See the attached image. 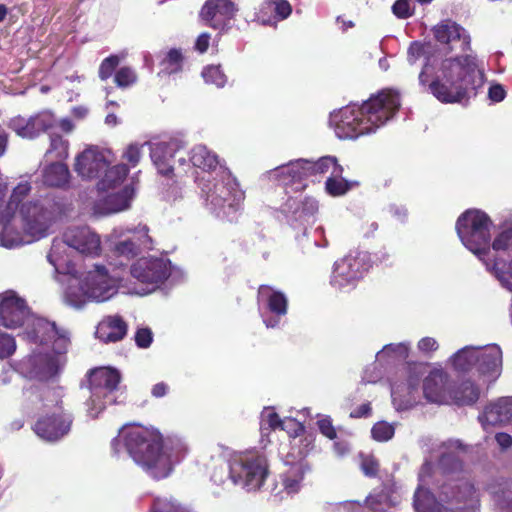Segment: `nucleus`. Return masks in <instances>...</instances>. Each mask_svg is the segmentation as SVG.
<instances>
[{
    "instance_id": "obj_1",
    "label": "nucleus",
    "mask_w": 512,
    "mask_h": 512,
    "mask_svg": "<svg viewBox=\"0 0 512 512\" xmlns=\"http://www.w3.org/2000/svg\"><path fill=\"white\" fill-rule=\"evenodd\" d=\"M439 465L424 462L419 484L414 493L416 512H470L478 504L474 485L462 471L461 454L465 447L458 440H449L440 447Z\"/></svg>"
},
{
    "instance_id": "obj_2",
    "label": "nucleus",
    "mask_w": 512,
    "mask_h": 512,
    "mask_svg": "<svg viewBox=\"0 0 512 512\" xmlns=\"http://www.w3.org/2000/svg\"><path fill=\"white\" fill-rule=\"evenodd\" d=\"M124 447L134 462L155 479L167 477L173 465L179 462L186 447L180 441H163L161 434L153 429L132 426L120 431L112 441L115 454Z\"/></svg>"
},
{
    "instance_id": "obj_3",
    "label": "nucleus",
    "mask_w": 512,
    "mask_h": 512,
    "mask_svg": "<svg viewBox=\"0 0 512 512\" xmlns=\"http://www.w3.org/2000/svg\"><path fill=\"white\" fill-rule=\"evenodd\" d=\"M25 337L33 343L46 344L53 340L51 353L37 352L22 359L17 370L24 377L45 381L52 379L61 371L66 363L70 338L69 333L62 328H57L55 323L44 318L29 314L25 321Z\"/></svg>"
},
{
    "instance_id": "obj_4",
    "label": "nucleus",
    "mask_w": 512,
    "mask_h": 512,
    "mask_svg": "<svg viewBox=\"0 0 512 512\" xmlns=\"http://www.w3.org/2000/svg\"><path fill=\"white\" fill-rule=\"evenodd\" d=\"M400 107L398 93L384 90L362 106L349 105L330 115V124L339 139H356L375 132L393 117Z\"/></svg>"
},
{
    "instance_id": "obj_5",
    "label": "nucleus",
    "mask_w": 512,
    "mask_h": 512,
    "mask_svg": "<svg viewBox=\"0 0 512 512\" xmlns=\"http://www.w3.org/2000/svg\"><path fill=\"white\" fill-rule=\"evenodd\" d=\"M483 83V72L472 55L449 58L442 62L441 74L430 84V92L443 103L460 102L468 89Z\"/></svg>"
},
{
    "instance_id": "obj_6",
    "label": "nucleus",
    "mask_w": 512,
    "mask_h": 512,
    "mask_svg": "<svg viewBox=\"0 0 512 512\" xmlns=\"http://www.w3.org/2000/svg\"><path fill=\"white\" fill-rule=\"evenodd\" d=\"M109 270L96 265L93 270L83 275H72L66 280L65 302L75 308H81L88 301L104 302L117 293L120 282L125 278L122 272L111 267Z\"/></svg>"
},
{
    "instance_id": "obj_7",
    "label": "nucleus",
    "mask_w": 512,
    "mask_h": 512,
    "mask_svg": "<svg viewBox=\"0 0 512 512\" xmlns=\"http://www.w3.org/2000/svg\"><path fill=\"white\" fill-rule=\"evenodd\" d=\"M269 474L265 456L245 452L230 457L226 467L216 468L211 479L216 484L230 480L235 486L251 492L259 490Z\"/></svg>"
},
{
    "instance_id": "obj_8",
    "label": "nucleus",
    "mask_w": 512,
    "mask_h": 512,
    "mask_svg": "<svg viewBox=\"0 0 512 512\" xmlns=\"http://www.w3.org/2000/svg\"><path fill=\"white\" fill-rule=\"evenodd\" d=\"M202 195L207 208L217 217L233 220L234 213L244 199V193L231 173L220 167L213 180H207L202 187Z\"/></svg>"
},
{
    "instance_id": "obj_9",
    "label": "nucleus",
    "mask_w": 512,
    "mask_h": 512,
    "mask_svg": "<svg viewBox=\"0 0 512 512\" xmlns=\"http://www.w3.org/2000/svg\"><path fill=\"white\" fill-rule=\"evenodd\" d=\"M490 217L478 209H469L461 214L456 222L457 234L463 245L481 261L490 254L491 229Z\"/></svg>"
},
{
    "instance_id": "obj_10",
    "label": "nucleus",
    "mask_w": 512,
    "mask_h": 512,
    "mask_svg": "<svg viewBox=\"0 0 512 512\" xmlns=\"http://www.w3.org/2000/svg\"><path fill=\"white\" fill-rule=\"evenodd\" d=\"M108 242L112 252V261L109 266L123 273L128 263L142 249L150 248L151 238L145 225L134 228L119 226L108 235Z\"/></svg>"
},
{
    "instance_id": "obj_11",
    "label": "nucleus",
    "mask_w": 512,
    "mask_h": 512,
    "mask_svg": "<svg viewBox=\"0 0 512 512\" xmlns=\"http://www.w3.org/2000/svg\"><path fill=\"white\" fill-rule=\"evenodd\" d=\"M451 361L456 370L469 371L475 368L485 381L493 382L501 374L502 351L497 345L466 346L457 351Z\"/></svg>"
},
{
    "instance_id": "obj_12",
    "label": "nucleus",
    "mask_w": 512,
    "mask_h": 512,
    "mask_svg": "<svg viewBox=\"0 0 512 512\" xmlns=\"http://www.w3.org/2000/svg\"><path fill=\"white\" fill-rule=\"evenodd\" d=\"M469 391V396L452 394L449 375L442 369H433L423 380V396L428 402L435 404L472 405L479 398V389L470 381L462 382L458 393Z\"/></svg>"
},
{
    "instance_id": "obj_13",
    "label": "nucleus",
    "mask_w": 512,
    "mask_h": 512,
    "mask_svg": "<svg viewBox=\"0 0 512 512\" xmlns=\"http://www.w3.org/2000/svg\"><path fill=\"white\" fill-rule=\"evenodd\" d=\"M120 374L117 370L100 367L89 374L90 398L86 402L87 413L96 418L107 404L117 402Z\"/></svg>"
},
{
    "instance_id": "obj_14",
    "label": "nucleus",
    "mask_w": 512,
    "mask_h": 512,
    "mask_svg": "<svg viewBox=\"0 0 512 512\" xmlns=\"http://www.w3.org/2000/svg\"><path fill=\"white\" fill-rule=\"evenodd\" d=\"M171 262L164 257H142L130 267V275L138 284L132 291L146 295L158 289L171 275Z\"/></svg>"
},
{
    "instance_id": "obj_15",
    "label": "nucleus",
    "mask_w": 512,
    "mask_h": 512,
    "mask_svg": "<svg viewBox=\"0 0 512 512\" xmlns=\"http://www.w3.org/2000/svg\"><path fill=\"white\" fill-rule=\"evenodd\" d=\"M368 268L365 252H350L334 263L330 284L336 290L349 291L362 279Z\"/></svg>"
},
{
    "instance_id": "obj_16",
    "label": "nucleus",
    "mask_w": 512,
    "mask_h": 512,
    "mask_svg": "<svg viewBox=\"0 0 512 512\" xmlns=\"http://www.w3.org/2000/svg\"><path fill=\"white\" fill-rule=\"evenodd\" d=\"M258 305L267 328L278 327L288 310V300L285 294L268 285L259 287Z\"/></svg>"
},
{
    "instance_id": "obj_17",
    "label": "nucleus",
    "mask_w": 512,
    "mask_h": 512,
    "mask_svg": "<svg viewBox=\"0 0 512 512\" xmlns=\"http://www.w3.org/2000/svg\"><path fill=\"white\" fill-rule=\"evenodd\" d=\"M113 160L110 150L88 147L76 157L74 170L83 179H95L100 177Z\"/></svg>"
},
{
    "instance_id": "obj_18",
    "label": "nucleus",
    "mask_w": 512,
    "mask_h": 512,
    "mask_svg": "<svg viewBox=\"0 0 512 512\" xmlns=\"http://www.w3.org/2000/svg\"><path fill=\"white\" fill-rule=\"evenodd\" d=\"M419 382L420 374L408 369L403 373V381L395 380L391 383V397L397 410H406L419 403Z\"/></svg>"
},
{
    "instance_id": "obj_19",
    "label": "nucleus",
    "mask_w": 512,
    "mask_h": 512,
    "mask_svg": "<svg viewBox=\"0 0 512 512\" xmlns=\"http://www.w3.org/2000/svg\"><path fill=\"white\" fill-rule=\"evenodd\" d=\"M63 239L68 247L76 252L96 257L101 254V238L89 226H71L63 232Z\"/></svg>"
},
{
    "instance_id": "obj_20",
    "label": "nucleus",
    "mask_w": 512,
    "mask_h": 512,
    "mask_svg": "<svg viewBox=\"0 0 512 512\" xmlns=\"http://www.w3.org/2000/svg\"><path fill=\"white\" fill-rule=\"evenodd\" d=\"M30 314L26 301L14 291L0 294V324L15 329L25 324Z\"/></svg>"
},
{
    "instance_id": "obj_21",
    "label": "nucleus",
    "mask_w": 512,
    "mask_h": 512,
    "mask_svg": "<svg viewBox=\"0 0 512 512\" xmlns=\"http://www.w3.org/2000/svg\"><path fill=\"white\" fill-rule=\"evenodd\" d=\"M433 35L447 52H465L470 48V36L467 31L451 20H444L433 27Z\"/></svg>"
},
{
    "instance_id": "obj_22",
    "label": "nucleus",
    "mask_w": 512,
    "mask_h": 512,
    "mask_svg": "<svg viewBox=\"0 0 512 512\" xmlns=\"http://www.w3.org/2000/svg\"><path fill=\"white\" fill-rule=\"evenodd\" d=\"M235 12V5L230 0H207L200 17L207 26L224 31L230 27Z\"/></svg>"
},
{
    "instance_id": "obj_23",
    "label": "nucleus",
    "mask_w": 512,
    "mask_h": 512,
    "mask_svg": "<svg viewBox=\"0 0 512 512\" xmlns=\"http://www.w3.org/2000/svg\"><path fill=\"white\" fill-rule=\"evenodd\" d=\"M72 418L66 413H53L39 419L34 425L35 433L46 441H57L64 437L70 431Z\"/></svg>"
},
{
    "instance_id": "obj_24",
    "label": "nucleus",
    "mask_w": 512,
    "mask_h": 512,
    "mask_svg": "<svg viewBox=\"0 0 512 512\" xmlns=\"http://www.w3.org/2000/svg\"><path fill=\"white\" fill-rule=\"evenodd\" d=\"M270 179L278 181L283 186L295 185V190H302L306 187V170L303 159L291 161L288 164L280 165L269 171Z\"/></svg>"
},
{
    "instance_id": "obj_25",
    "label": "nucleus",
    "mask_w": 512,
    "mask_h": 512,
    "mask_svg": "<svg viewBox=\"0 0 512 512\" xmlns=\"http://www.w3.org/2000/svg\"><path fill=\"white\" fill-rule=\"evenodd\" d=\"M512 398H501L488 405L478 417L484 429L498 424H512Z\"/></svg>"
},
{
    "instance_id": "obj_26",
    "label": "nucleus",
    "mask_w": 512,
    "mask_h": 512,
    "mask_svg": "<svg viewBox=\"0 0 512 512\" xmlns=\"http://www.w3.org/2000/svg\"><path fill=\"white\" fill-rule=\"evenodd\" d=\"M68 248L63 237L61 239H54L47 259L57 273L68 275L69 278L72 275H76L78 271L69 259Z\"/></svg>"
},
{
    "instance_id": "obj_27",
    "label": "nucleus",
    "mask_w": 512,
    "mask_h": 512,
    "mask_svg": "<svg viewBox=\"0 0 512 512\" xmlns=\"http://www.w3.org/2000/svg\"><path fill=\"white\" fill-rule=\"evenodd\" d=\"M127 329L126 322L120 316L110 315L99 322L95 334L104 343L117 342L125 337Z\"/></svg>"
},
{
    "instance_id": "obj_28",
    "label": "nucleus",
    "mask_w": 512,
    "mask_h": 512,
    "mask_svg": "<svg viewBox=\"0 0 512 512\" xmlns=\"http://www.w3.org/2000/svg\"><path fill=\"white\" fill-rule=\"evenodd\" d=\"M177 152V143H156L150 147V156L158 172L169 176L174 166V156Z\"/></svg>"
},
{
    "instance_id": "obj_29",
    "label": "nucleus",
    "mask_w": 512,
    "mask_h": 512,
    "mask_svg": "<svg viewBox=\"0 0 512 512\" xmlns=\"http://www.w3.org/2000/svg\"><path fill=\"white\" fill-rule=\"evenodd\" d=\"M292 12L287 0H266L257 13L258 21L263 25H276L286 19Z\"/></svg>"
},
{
    "instance_id": "obj_30",
    "label": "nucleus",
    "mask_w": 512,
    "mask_h": 512,
    "mask_svg": "<svg viewBox=\"0 0 512 512\" xmlns=\"http://www.w3.org/2000/svg\"><path fill=\"white\" fill-rule=\"evenodd\" d=\"M69 179L70 171L62 161H52L41 169V182L44 186L65 188Z\"/></svg>"
},
{
    "instance_id": "obj_31",
    "label": "nucleus",
    "mask_w": 512,
    "mask_h": 512,
    "mask_svg": "<svg viewBox=\"0 0 512 512\" xmlns=\"http://www.w3.org/2000/svg\"><path fill=\"white\" fill-rule=\"evenodd\" d=\"M283 210L296 221L309 222L318 211V203L310 197L304 199L289 198L285 202Z\"/></svg>"
},
{
    "instance_id": "obj_32",
    "label": "nucleus",
    "mask_w": 512,
    "mask_h": 512,
    "mask_svg": "<svg viewBox=\"0 0 512 512\" xmlns=\"http://www.w3.org/2000/svg\"><path fill=\"white\" fill-rule=\"evenodd\" d=\"M310 471V467L306 461H299L291 465L281 475V492H285L287 495H293L300 491L302 482L307 472Z\"/></svg>"
},
{
    "instance_id": "obj_33",
    "label": "nucleus",
    "mask_w": 512,
    "mask_h": 512,
    "mask_svg": "<svg viewBox=\"0 0 512 512\" xmlns=\"http://www.w3.org/2000/svg\"><path fill=\"white\" fill-rule=\"evenodd\" d=\"M104 198V211L106 213H117L126 210L130 206V202L134 196V188L132 185H125L116 190L106 192Z\"/></svg>"
},
{
    "instance_id": "obj_34",
    "label": "nucleus",
    "mask_w": 512,
    "mask_h": 512,
    "mask_svg": "<svg viewBox=\"0 0 512 512\" xmlns=\"http://www.w3.org/2000/svg\"><path fill=\"white\" fill-rule=\"evenodd\" d=\"M488 493L496 507L512 512V479L494 481L488 486Z\"/></svg>"
},
{
    "instance_id": "obj_35",
    "label": "nucleus",
    "mask_w": 512,
    "mask_h": 512,
    "mask_svg": "<svg viewBox=\"0 0 512 512\" xmlns=\"http://www.w3.org/2000/svg\"><path fill=\"white\" fill-rule=\"evenodd\" d=\"M300 428V424L292 418L280 419L278 414L271 407H266L261 413L260 430L262 435H268L269 431L275 429L288 430Z\"/></svg>"
},
{
    "instance_id": "obj_36",
    "label": "nucleus",
    "mask_w": 512,
    "mask_h": 512,
    "mask_svg": "<svg viewBox=\"0 0 512 512\" xmlns=\"http://www.w3.org/2000/svg\"><path fill=\"white\" fill-rule=\"evenodd\" d=\"M102 173L103 176L97 183V188L101 192H109L121 188V184L128 175V168L124 164H117L108 166Z\"/></svg>"
},
{
    "instance_id": "obj_37",
    "label": "nucleus",
    "mask_w": 512,
    "mask_h": 512,
    "mask_svg": "<svg viewBox=\"0 0 512 512\" xmlns=\"http://www.w3.org/2000/svg\"><path fill=\"white\" fill-rule=\"evenodd\" d=\"M25 398L34 403V397L40 398L44 403V407H57L61 403V399L63 397V391L60 387L55 388H46L44 390H40L36 386H31L29 388L24 389L23 392Z\"/></svg>"
},
{
    "instance_id": "obj_38",
    "label": "nucleus",
    "mask_w": 512,
    "mask_h": 512,
    "mask_svg": "<svg viewBox=\"0 0 512 512\" xmlns=\"http://www.w3.org/2000/svg\"><path fill=\"white\" fill-rule=\"evenodd\" d=\"M306 176H312L317 174H326L330 172V175L340 176L343 174V167L337 163V159L332 156H325L319 159L317 162H310L304 160Z\"/></svg>"
},
{
    "instance_id": "obj_39",
    "label": "nucleus",
    "mask_w": 512,
    "mask_h": 512,
    "mask_svg": "<svg viewBox=\"0 0 512 512\" xmlns=\"http://www.w3.org/2000/svg\"><path fill=\"white\" fill-rule=\"evenodd\" d=\"M190 161L193 166L210 171L219 164L218 157L204 145H196L191 149Z\"/></svg>"
},
{
    "instance_id": "obj_40",
    "label": "nucleus",
    "mask_w": 512,
    "mask_h": 512,
    "mask_svg": "<svg viewBox=\"0 0 512 512\" xmlns=\"http://www.w3.org/2000/svg\"><path fill=\"white\" fill-rule=\"evenodd\" d=\"M409 346L406 343L388 344L376 355V361L380 364H395L404 361L408 357Z\"/></svg>"
},
{
    "instance_id": "obj_41",
    "label": "nucleus",
    "mask_w": 512,
    "mask_h": 512,
    "mask_svg": "<svg viewBox=\"0 0 512 512\" xmlns=\"http://www.w3.org/2000/svg\"><path fill=\"white\" fill-rule=\"evenodd\" d=\"M483 263L489 271L493 272L504 288L512 291V261L508 264L500 259H494L493 262H490L487 258Z\"/></svg>"
},
{
    "instance_id": "obj_42",
    "label": "nucleus",
    "mask_w": 512,
    "mask_h": 512,
    "mask_svg": "<svg viewBox=\"0 0 512 512\" xmlns=\"http://www.w3.org/2000/svg\"><path fill=\"white\" fill-rule=\"evenodd\" d=\"M8 127L21 138H35L34 122L32 121V116L28 118L20 115L15 116L9 120Z\"/></svg>"
},
{
    "instance_id": "obj_43",
    "label": "nucleus",
    "mask_w": 512,
    "mask_h": 512,
    "mask_svg": "<svg viewBox=\"0 0 512 512\" xmlns=\"http://www.w3.org/2000/svg\"><path fill=\"white\" fill-rule=\"evenodd\" d=\"M69 143L59 135H50V147L45 153V159L62 161L68 157Z\"/></svg>"
},
{
    "instance_id": "obj_44",
    "label": "nucleus",
    "mask_w": 512,
    "mask_h": 512,
    "mask_svg": "<svg viewBox=\"0 0 512 512\" xmlns=\"http://www.w3.org/2000/svg\"><path fill=\"white\" fill-rule=\"evenodd\" d=\"M357 182H349L346 179L336 175H330L326 181V191L332 196H342L346 194Z\"/></svg>"
},
{
    "instance_id": "obj_45",
    "label": "nucleus",
    "mask_w": 512,
    "mask_h": 512,
    "mask_svg": "<svg viewBox=\"0 0 512 512\" xmlns=\"http://www.w3.org/2000/svg\"><path fill=\"white\" fill-rule=\"evenodd\" d=\"M202 77L208 84H214L218 88L224 87L227 82L226 75L221 70L220 66L209 65L202 71Z\"/></svg>"
},
{
    "instance_id": "obj_46",
    "label": "nucleus",
    "mask_w": 512,
    "mask_h": 512,
    "mask_svg": "<svg viewBox=\"0 0 512 512\" xmlns=\"http://www.w3.org/2000/svg\"><path fill=\"white\" fill-rule=\"evenodd\" d=\"M494 251H511L512 252V224L505 226L495 237L492 242Z\"/></svg>"
},
{
    "instance_id": "obj_47",
    "label": "nucleus",
    "mask_w": 512,
    "mask_h": 512,
    "mask_svg": "<svg viewBox=\"0 0 512 512\" xmlns=\"http://www.w3.org/2000/svg\"><path fill=\"white\" fill-rule=\"evenodd\" d=\"M32 121L34 122L35 138L39 136L40 133L52 128L56 122L54 115L49 111H42L33 115Z\"/></svg>"
},
{
    "instance_id": "obj_48",
    "label": "nucleus",
    "mask_w": 512,
    "mask_h": 512,
    "mask_svg": "<svg viewBox=\"0 0 512 512\" xmlns=\"http://www.w3.org/2000/svg\"><path fill=\"white\" fill-rule=\"evenodd\" d=\"M150 512H189L172 498H155Z\"/></svg>"
},
{
    "instance_id": "obj_49",
    "label": "nucleus",
    "mask_w": 512,
    "mask_h": 512,
    "mask_svg": "<svg viewBox=\"0 0 512 512\" xmlns=\"http://www.w3.org/2000/svg\"><path fill=\"white\" fill-rule=\"evenodd\" d=\"M182 56L181 53L176 50H170L164 60L162 61L163 70L166 74H173L181 69Z\"/></svg>"
},
{
    "instance_id": "obj_50",
    "label": "nucleus",
    "mask_w": 512,
    "mask_h": 512,
    "mask_svg": "<svg viewBox=\"0 0 512 512\" xmlns=\"http://www.w3.org/2000/svg\"><path fill=\"white\" fill-rule=\"evenodd\" d=\"M114 81L118 87L126 88L136 83L137 74L134 69L125 66L115 73Z\"/></svg>"
},
{
    "instance_id": "obj_51",
    "label": "nucleus",
    "mask_w": 512,
    "mask_h": 512,
    "mask_svg": "<svg viewBox=\"0 0 512 512\" xmlns=\"http://www.w3.org/2000/svg\"><path fill=\"white\" fill-rule=\"evenodd\" d=\"M394 426L388 422H377L371 430L373 439L376 441L384 442L390 440L394 435Z\"/></svg>"
},
{
    "instance_id": "obj_52",
    "label": "nucleus",
    "mask_w": 512,
    "mask_h": 512,
    "mask_svg": "<svg viewBox=\"0 0 512 512\" xmlns=\"http://www.w3.org/2000/svg\"><path fill=\"white\" fill-rule=\"evenodd\" d=\"M125 57V54H122V56L118 55H110L109 57L105 58L99 67V78L103 81L107 80L111 75L113 74L115 68L120 63L121 59Z\"/></svg>"
},
{
    "instance_id": "obj_53",
    "label": "nucleus",
    "mask_w": 512,
    "mask_h": 512,
    "mask_svg": "<svg viewBox=\"0 0 512 512\" xmlns=\"http://www.w3.org/2000/svg\"><path fill=\"white\" fill-rule=\"evenodd\" d=\"M16 351V341L13 336L0 332V359H6Z\"/></svg>"
},
{
    "instance_id": "obj_54",
    "label": "nucleus",
    "mask_w": 512,
    "mask_h": 512,
    "mask_svg": "<svg viewBox=\"0 0 512 512\" xmlns=\"http://www.w3.org/2000/svg\"><path fill=\"white\" fill-rule=\"evenodd\" d=\"M392 11L398 18H409L412 15L410 0H397L392 6Z\"/></svg>"
},
{
    "instance_id": "obj_55",
    "label": "nucleus",
    "mask_w": 512,
    "mask_h": 512,
    "mask_svg": "<svg viewBox=\"0 0 512 512\" xmlns=\"http://www.w3.org/2000/svg\"><path fill=\"white\" fill-rule=\"evenodd\" d=\"M361 460V470L366 476L372 477L377 474L378 471V462L371 455H362Z\"/></svg>"
},
{
    "instance_id": "obj_56",
    "label": "nucleus",
    "mask_w": 512,
    "mask_h": 512,
    "mask_svg": "<svg viewBox=\"0 0 512 512\" xmlns=\"http://www.w3.org/2000/svg\"><path fill=\"white\" fill-rule=\"evenodd\" d=\"M153 340L152 331L148 328H139L135 334V342L140 348H147Z\"/></svg>"
},
{
    "instance_id": "obj_57",
    "label": "nucleus",
    "mask_w": 512,
    "mask_h": 512,
    "mask_svg": "<svg viewBox=\"0 0 512 512\" xmlns=\"http://www.w3.org/2000/svg\"><path fill=\"white\" fill-rule=\"evenodd\" d=\"M142 147L143 145L138 146L136 144L128 146L123 155L124 159L127 160L131 165L135 166L140 160Z\"/></svg>"
},
{
    "instance_id": "obj_58",
    "label": "nucleus",
    "mask_w": 512,
    "mask_h": 512,
    "mask_svg": "<svg viewBox=\"0 0 512 512\" xmlns=\"http://www.w3.org/2000/svg\"><path fill=\"white\" fill-rule=\"evenodd\" d=\"M318 427L320 432L329 439H334L336 437V431L329 418L326 417L320 419L318 421Z\"/></svg>"
},
{
    "instance_id": "obj_59",
    "label": "nucleus",
    "mask_w": 512,
    "mask_h": 512,
    "mask_svg": "<svg viewBox=\"0 0 512 512\" xmlns=\"http://www.w3.org/2000/svg\"><path fill=\"white\" fill-rule=\"evenodd\" d=\"M506 96L504 87L500 84L491 85L488 91V97L493 102H501Z\"/></svg>"
},
{
    "instance_id": "obj_60",
    "label": "nucleus",
    "mask_w": 512,
    "mask_h": 512,
    "mask_svg": "<svg viewBox=\"0 0 512 512\" xmlns=\"http://www.w3.org/2000/svg\"><path fill=\"white\" fill-rule=\"evenodd\" d=\"M418 349L424 353L432 352L438 349V343L432 337H424L418 342Z\"/></svg>"
},
{
    "instance_id": "obj_61",
    "label": "nucleus",
    "mask_w": 512,
    "mask_h": 512,
    "mask_svg": "<svg viewBox=\"0 0 512 512\" xmlns=\"http://www.w3.org/2000/svg\"><path fill=\"white\" fill-rule=\"evenodd\" d=\"M362 509V504L358 501H345L337 506V512H358Z\"/></svg>"
},
{
    "instance_id": "obj_62",
    "label": "nucleus",
    "mask_w": 512,
    "mask_h": 512,
    "mask_svg": "<svg viewBox=\"0 0 512 512\" xmlns=\"http://www.w3.org/2000/svg\"><path fill=\"white\" fill-rule=\"evenodd\" d=\"M423 47L419 43H412L408 49V62L414 64L416 60L422 55Z\"/></svg>"
},
{
    "instance_id": "obj_63",
    "label": "nucleus",
    "mask_w": 512,
    "mask_h": 512,
    "mask_svg": "<svg viewBox=\"0 0 512 512\" xmlns=\"http://www.w3.org/2000/svg\"><path fill=\"white\" fill-rule=\"evenodd\" d=\"M209 40H210L209 34L202 33L201 35H199L196 40V49L201 53L205 52L209 47Z\"/></svg>"
},
{
    "instance_id": "obj_64",
    "label": "nucleus",
    "mask_w": 512,
    "mask_h": 512,
    "mask_svg": "<svg viewBox=\"0 0 512 512\" xmlns=\"http://www.w3.org/2000/svg\"><path fill=\"white\" fill-rule=\"evenodd\" d=\"M371 413V406L369 403H364L360 405L357 409L351 412V417L353 418H361L366 417Z\"/></svg>"
}]
</instances>
